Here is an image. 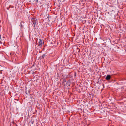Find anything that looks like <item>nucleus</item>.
I'll list each match as a JSON object with an SVG mask.
<instances>
[{"label": "nucleus", "mask_w": 126, "mask_h": 126, "mask_svg": "<svg viewBox=\"0 0 126 126\" xmlns=\"http://www.w3.org/2000/svg\"><path fill=\"white\" fill-rule=\"evenodd\" d=\"M0 43L1 44H2V42L1 41H0Z\"/></svg>", "instance_id": "nucleus-6"}, {"label": "nucleus", "mask_w": 126, "mask_h": 126, "mask_svg": "<svg viewBox=\"0 0 126 126\" xmlns=\"http://www.w3.org/2000/svg\"><path fill=\"white\" fill-rule=\"evenodd\" d=\"M43 43L44 42L41 39H40L38 45V47L40 48L42 47V45Z\"/></svg>", "instance_id": "nucleus-2"}, {"label": "nucleus", "mask_w": 126, "mask_h": 126, "mask_svg": "<svg viewBox=\"0 0 126 126\" xmlns=\"http://www.w3.org/2000/svg\"><path fill=\"white\" fill-rule=\"evenodd\" d=\"M1 35H0V39H1Z\"/></svg>", "instance_id": "nucleus-7"}, {"label": "nucleus", "mask_w": 126, "mask_h": 126, "mask_svg": "<svg viewBox=\"0 0 126 126\" xmlns=\"http://www.w3.org/2000/svg\"><path fill=\"white\" fill-rule=\"evenodd\" d=\"M111 78V76L110 75H107L106 77V79L107 80H110Z\"/></svg>", "instance_id": "nucleus-3"}, {"label": "nucleus", "mask_w": 126, "mask_h": 126, "mask_svg": "<svg viewBox=\"0 0 126 126\" xmlns=\"http://www.w3.org/2000/svg\"><path fill=\"white\" fill-rule=\"evenodd\" d=\"M45 54H43L42 55V58H43V59L44 58V57H45Z\"/></svg>", "instance_id": "nucleus-5"}, {"label": "nucleus", "mask_w": 126, "mask_h": 126, "mask_svg": "<svg viewBox=\"0 0 126 126\" xmlns=\"http://www.w3.org/2000/svg\"><path fill=\"white\" fill-rule=\"evenodd\" d=\"M31 20L32 21L34 27H33V28H34L36 24V19L35 18H32L31 19Z\"/></svg>", "instance_id": "nucleus-1"}, {"label": "nucleus", "mask_w": 126, "mask_h": 126, "mask_svg": "<svg viewBox=\"0 0 126 126\" xmlns=\"http://www.w3.org/2000/svg\"><path fill=\"white\" fill-rule=\"evenodd\" d=\"M24 22L23 21H21L20 26V27L21 28H22L23 27V25L22 24V23H24Z\"/></svg>", "instance_id": "nucleus-4"}]
</instances>
